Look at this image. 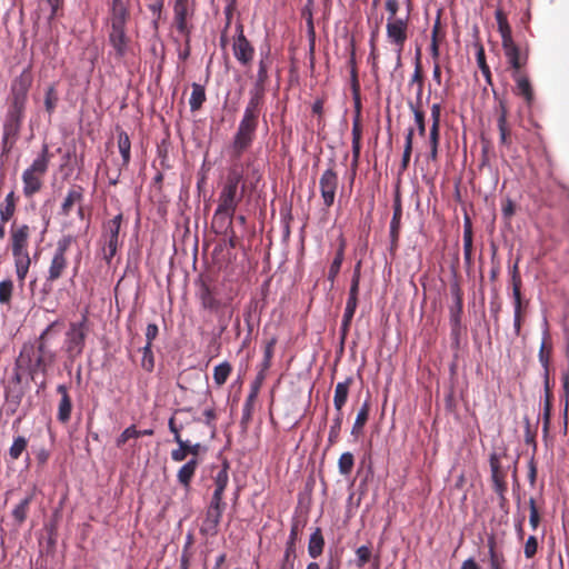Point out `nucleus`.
Instances as JSON below:
<instances>
[{
  "mask_svg": "<svg viewBox=\"0 0 569 569\" xmlns=\"http://www.w3.org/2000/svg\"><path fill=\"white\" fill-rule=\"evenodd\" d=\"M342 421H343L342 412L336 411V416L332 419V423H331L330 430H329L328 440L330 443H333L338 440L340 430H341V426H342Z\"/></svg>",
  "mask_w": 569,
  "mask_h": 569,
  "instance_id": "8fccbe9b",
  "label": "nucleus"
},
{
  "mask_svg": "<svg viewBox=\"0 0 569 569\" xmlns=\"http://www.w3.org/2000/svg\"><path fill=\"white\" fill-rule=\"evenodd\" d=\"M343 258H345V243L341 242L339 249L337 250L336 257L330 264L329 272H328V280L331 282V286H333L336 277L340 272V268L343 262Z\"/></svg>",
  "mask_w": 569,
  "mask_h": 569,
  "instance_id": "f704fd0d",
  "label": "nucleus"
},
{
  "mask_svg": "<svg viewBox=\"0 0 569 569\" xmlns=\"http://www.w3.org/2000/svg\"><path fill=\"white\" fill-rule=\"evenodd\" d=\"M73 242L74 237L71 234H66L58 240L48 267L44 286H51L64 274L68 268L67 252Z\"/></svg>",
  "mask_w": 569,
  "mask_h": 569,
  "instance_id": "39448f33",
  "label": "nucleus"
},
{
  "mask_svg": "<svg viewBox=\"0 0 569 569\" xmlns=\"http://www.w3.org/2000/svg\"><path fill=\"white\" fill-rule=\"evenodd\" d=\"M356 556H357L356 565H357V567L361 568L369 561V559L371 557V550L368 546H360L356 550Z\"/></svg>",
  "mask_w": 569,
  "mask_h": 569,
  "instance_id": "0e129e2a",
  "label": "nucleus"
},
{
  "mask_svg": "<svg viewBox=\"0 0 569 569\" xmlns=\"http://www.w3.org/2000/svg\"><path fill=\"white\" fill-rule=\"evenodd\" d=\"M413 133H415L413 129L409 128L408 132L406 134V138H405V149H403L402 159H401V166L403 169H406L408 167L409 161H410V157H411V152H412Z\"/></svg>",
  "mask_w": 569,
  "mask_h": 569,
  "instance_id": "09e8293b",
  "label": "nucleus"
},
{
  "mask_svg": "<svg viewBox=\"0 0 569 569\" xmlns=\"http://www.w3.org/2000/svg\"><path fill=\"white\" fill-rule=\"evenodd\" d=\"M355 465L353 455L349 451L343 452L338 460V469L340 475L348 476L352 471Z\"/></svg>",
  "mask_w": 569,
  "mask_h": 569,
  "instance_id": "de8ad7c7",
  "label": "nucleus"
},
{
  "mask_svg": "<svg viewBox=\"0 0 569 569\" xmlns=\"http://www.w3.org/2000/svg\"><path fill=\"white\" fill-rule=\"evenodd\" d=\"M118 149L122 158V166L127 167L130 162L131 143L129 136L124 131L118 133Z\"/></svg>",
  "mask_w": 569,
  "mask_h": 569,
  "instance_id": "72a5a7b5",
  "label": "nucleus"
},
{
  "mask_svg": "<svg viewBox=\"0 0 569 569\" xmlns=\"http://www.w3.org/2000/svg\"><path fill=\"white\" fill-rule=\"evenodd\" d=\"M298 536V527L293 525L288 541L286 543V550L283 557L286 558H296V540Z\"/></svg>",
  "mask_w": 569,
  "mask_h": 569,
  "instance_id": "5fc2aeb1",
  "label": "nucleus"
},
{
  "mask_svg": "<svg viewBox=\"0 0 569 569\" xmlns=\"http://www.w3.org/2000/svg\"><path fill=\"white\" fill-rule=\"evenodd\" d=\"M413 83H418V84H420V87H423V77H422V69H421V63H420V50L419 49L417 50V53H416L415 71L410 79V84H413Z\"/></svg>",
  "mask_w": 569,
  "mask_h": 569,
  "instance_id": "e2e57ef3",
  "label": "nucleus"
},
{
  "mask_svg": "<svg viewBox=\"0 0 569 569\" xmlns=\"http://www.w3.org/2000/svg\"><path fill=\"white\" fill-rule=\"evenodd\" d=\"M231 371H232V366L228 361H223V362L217 365L213 368V381H214L216 386L217 387L223 386L227 382Z\"/></svg>",
  "mask_w": 569,
  "mask_h": 569,
  "instance_id": "2f4dec72",
  "label": "nucleus"
},
{
  "mask_svg": "<svg viewBox=\"0 0 569 569\" xmlns=\"http://www.w3.org/2000/svg\"><path fill=\"white\" fill-rule=\"evenodd\" d=\"M49 161V147L43 144L41 152L22 173L23 194L26 197H32L42 188V179L48 171Z\"/></svg>",
  "mask_w": 569,
  "mask_h": 569,
  "instance_id": "20e7f679",
  "label": "nucleus"
},
{
  "mask_svg": "<svg viewBox=\"0 0 569 569\" xmlns=\"http://www.w3.org/2000/svg\"><path fill=\"white\" fill-rule=\"evenodd\" d=\"M325 547V539L320 528H316L315 531L310 535L308 542V553L311 558H318Z\"/></svg>",
  "mask_w": 569,
  "mask_h": 569,
  "instance_id": "bb28decb",
  "label": "nucleus"
},
{
  "mask_svg": "<svg viewBox=\"0 0 569 569\" xmlns=\"http://www.w3.org/2000/svg\"><path fill=\"white\" fill-rule=\"evenodd\" d=\"M496 20L501 36L502 44L513 41L510 26L501 10L496 11Z\"/></svg>",
  "mask_w": 569,
  "mask_h": 569,
  "instance_id": "c9c22d12",
  "label": "nucleus"
},
{
  "mask_svg": "<svg viewBox=\"0 0 569 569\" xmlns=\"http://www.w3.org/2000/svg\"><path fill=\"white\" fill-rule=\"evenodd\" d=\"M199 461L197 458H192L187 461L181 468L178 470L177 479L180 485H182L186 489H189L190 482L196 473Z\"/></svg>",
  "mask_w": 569,
  "mask_h": 569,
  "instance_id": "a878e982",
  "label": "nucleus"
},
{
  "mask_svg": "<svg viewBox=\"0 0 569 569\" xmlns=\"http://www.w3.org/2000/svg\"><path fill=\"white\" fill-rule=\"evenodd\" d=\"M352 141H361L362 138V127L360 122V111L358 110L353 120H352Z\"/></svg>",
  "mask_w": 569,
  "mask_h": 569,
  "instance_id": "774afa93",
  "label": "nucleus"
},
{
  "mask_svg": "<svg viewBox=\"0 0 569 569\" xmlns=\"http://www.w3.org/2000/svg\"><path fill=\"white\" fill-rule=\"evenodd\" d=\"M276 345V339L272 338L264 347V357H263V361H262V368H261V371L263 375H264V370L269 369L270 365H271V359H272V356H273V347Z\"/></svg>",
  "mask_w": 569,
  "mask_h": 569,
  "instance_id": "680f3d73",
  "label": "nucleus"
},
{
  "mask_svg": "<svg viewBox=\"0 0 569 569\" xmlns=\"http://www.w3.org/2000/svg\"><path fill=\"white\" fill-rule=\"evenodd\" d=\"M57 392L61 396V399H60L59 406H58L57 419L61 423H67V422H69V420L71 418V411H72L71 398L68 393V388L66 385H59L57 387Z\"/></svg>",
  "mask_w": 569,
  "mask_h": 569,
  "instance_id": "4be33fe9",
  "label": "nucleus"
},
{
  "mask_svg": "<svg viewBox=\"0 0 569 569\" xmlns=\"http://www.w3.org/2000/svg\"><path fill=\"white\" fill-rule=\"evenodd\" d=\"M545 326H547V321L545 320ZM549 339V331L548 327L543 330V339L539 349V361L541 366L543 367L546 371V377L548 376V367H549V359H550V349H547L546 341Z\"/></svg>",
  "mask_w": 569,
  "mask_h": 569,
  "instance_id": "a19ab883",
  "label": "nucleus"
},
{
  "mask_svg": "<svg viewBox=\"0 0 569 569\" xmlns=\"http://www.w3.org/2000/svg\"><path fill=\"white\" fill-rule=\"evenodd\" d=\"M12 257L17 280L22 287L32 263L29 250L12 251Z\"/></svg>",
  "mask_w": 569,
  "mask_h": 569,
  "instance_id": "dca6fc26",
  "label": "nucleus"
},
{
  "mask_svg": "<svg viewBox=\"0 0 569 569\" xmlns=\"http://www.w3.org/2000/svg\"><path fill=\"white\" fill-rule=\"evenodd\" d=\"M14 284L9 278L0 281V305L10 306Z\"/></svg>",
  "mask_w": 569,
  "mask_h": 569,
  "instance_id": "58836bf2",
  "label": "nucleus"
},
{
  "mask_svg": "<svg viewBox=\"0 0 569 569\" xmlns=\"http://www.w3.org/2000/svg\"><path fill=\"white\" fill-rule=\"evenodd\" d=\"M139 438L138 429L132 425L126 428L121 435L117 438L116 445L118 448L122 447L130 439Z\"/></svg>",
  "mask_w": 569,
  "mask_h": 569,
  "instance_id": "6e6d98bb",
  "label": "nucleus"
},
{
  "mask_svg": "<svg viewBox=\"0 0 569 569\" xmlns=\"http://www.w3.org/2000/svg\"><path fill=\"white\" fill-rule=\"evenodd\" d=\"M122 222V214L119 213L111 220L104 223L102 231L103 240V259L107 263H110L112 258L116 256L119 246V231Z\"/></svg>",
  "mask_w": 569,
  "mask_h": 569,
  "instance_id": "0eeeda50",
  "label": "nucleus"
},
{
  "mask_svg": "<svg viewBox=\"0 0 569 569\" xmlns=\"http://www.w3.org/2000/svg\"><path fill=\"white\" fill-rule=\"evenodd\" d=\"M89 330L87 315H82L79 321H71L69 323L64 332L62 350L70 363L82 355Z\"/></svg>",
  "mask_w": 569,
  "mask_h": 569,
  "instance_id": "7ed1b4c3",
  "label": "nucleus"
},
{
  "mask_svg": "<svg viewBox=\"0 0 569 569\" xmlns=\"http://www.w3.org/2000/svg\"><path fill=\"white\" fill-rule=\"evenodd\" d=\"M337 188L338 174L331 166L323 171L319 180V189L326 208H330L333 204Z\"/></svg>",
  "mask_w": 569,
  "mask_h": 569,
  "instance_id": "9b49d317",
  "label": "nucleus"
},
{
  "mask_svg": "<svg viewBox=\"0 0 569 569\" xmlns=\"http://www.w3.org/2000/svg\"><path fill=\"white\" fill-rule=\"evenodd\" d=\"M352 383V378L348 377L346 380L340 381L336 385L335 395H333V406L336 411L342 412V408L346 405L349 396L350 385Z\"/></svg>",
  "mask_w": 569,
  "mask_h": 569,
  "instance_id": "b1692460",
  "label": "nucleus"
},
{
  "mask_svg": "<svg viewBox=\"0 0 569 569\" xmlns=\"http://www.w3.org/2000/svg\"><path fill=\"white\" fill-rule=\"evenodd\" d=\"M186 409H180L174 412V415L168 421V428L170 432L173 435L174 442H177V435H180L181 430L186 427L187 421L180 419V415L186 412Z\"/></svg>",
  "mask_w": 569,
  "mask_h": 569,
  "instance_id": "ea45409f",
  "label": "nucleus"
},
{
  "mask_svg": "<svg viewBox=\"0 0 569 569\" xmlns=\"http://www.w3.org/2000/svg\"><path fill=\"white\" fill-rule=\"evenodd\" d=\"M141 367L149 372L152 371L154 367V358L151 351V346H144L142 348Z\"/></svg>",
  "mask_w": 569,
  "mask_h": 569,
  "instance_id": "13d9d810",
  "label": "nucleus"
},
{
  "mask_svg": "<svg viewBox=\"0 0 569 569\" xmlns=\"http://www.w3.org/2000/svg\"><path fill=\"white\" fill-rule=\"evenodd\" d=\"M49 366L51 365L37 353L32 345H24L17 359V367L24 368L31 379H34V375L40 371L46 372Z\"/></svg>",
  "mask_w": 569,
  "mask_h": 569,
  "instance_id": "6e6552de",
  "label": "nucleus"
},
{
  "mask_svg": "<svg viewBox=\"0 0 569 569\" xmlns=\"http://www.w3.org/2000/svg\"><path fill=\"white\" fill-rule=\"evenodd\" d=\"M472 250V230L469 219H466L463 229V253L466 259H470Z\"/></svg>",
  "mask_w": 569,
  "mask_h": 569,
  "instance_id": "603ef678",
  "label": "nucleus"
},
{
  "mask_svg": "<svg viewBox=\"0 0 569 569\" xmlns=\"http://www.w3.org/2000/svg\"><path fill=\"white\" fill-rule=\"evenodd\" d=\"M59 97L54 86H49L44 94V108L49 117H51L57 108Z\"/></svg>",
  "mask_w": 569,
  "mask_h": 569,
  "instance_id": "37998d69",
  "label": "nucleus"
},
{
  "mask_svg": "<svg viewBox=\"0 0 569 569\" xmlns=\"http://www.w3.org/2000/svg\"><path fill=\"white\" fill-rule=\"evenodd\" d=\"M30 233L31 228L28 224L13 223L10 229L11 251L28 250Z\"/></svg>",
  "mask_w": 569,
  "mask_h": 569,
  "instance_id": "2eb2a0df",
  "label": "nucleus"
},
{
  "mask_svg": "<svg viewBox=\"0 0 569 569\" xmlns=\"http://www.w3.org/2000/svg\"><path fill=\"white\" fill-rule=\"evenodd\" d=\"M240 169L238 164L229 168L226 180L218 197V207L214 211L212 224L220 232L231 229L234 212L248 192H254L262 179V170L258 161L248 158Z\"/></svg>",
  "mask_w": 569,
  "mask_h": 569,
  "instance_id": "f257e3e1",
  "label": "nucleus"
},
{
  "mask_svg": "<svg viewBox=\"0 0 569 569\" xmlns=\"http://www.w3.org/2000/svg\"><path fill=\"white\" fill-rule=\"evenodd\" d=\"M201 303L204 309L212 311L218 310L220 307V302L213 297L208 287H204L201 291Z\"/></svg>",
  "mask_w": 569,
  "mask_h": 569,
  "instance_id": "864d4df0",
  "label": "nucleus"
},
{
  "mask_svg": "<svg viewBox=\"0 0 569 569\" xmlns=\"http://www.w3.org/2000/svg\"><path fill=\"white\" fill-rule=\"evenodd\" d=\"M498 129L500 133V143L509 144L507 129V111L505 108H502L501 114L498 118Z\"/></svg>",
  "mask_w": 569,
  "mask_h": 569,
  "instance_id": "4d7b16f0",
  "label": "nucleus"
},
{
  "mask_svg": "<svg viewBox=\"0 0 569 569\" xmlns=\"http://www.w3.org/2000/svg\"><path fill=\"white\" fill-rule=\"evenodd\" d=\"M264 380V375L262 372H259L254 379V381L251 383L250 392L246 399V402L242 407V417H241V423H248V421L251 419L253 403L258 397L260 387L262 385V381Z\"/></svg>",
  "mask_w": 569,
  "mask_h": 569,
  "instance_id": "a211bd4d",
  "label": "nucleus"
},
{
  "mask_svg": "<svg viewBox=\"0 0 569 569\" xmlns=\"http://www.w3.org/2000/svg\"><path fill=\"white\" fill-rule=\"evenodd\" d=\"M177 445H184V448L187 449V453L188 455H192L193 458H197V456L199 455L200 450H201V445L199 442L197 443H192L190 442L189 440H183L181 438V435H177Z\"/></svg>",
  "mask_w": 569,
  "mask_h": 569,
  "instance_id": "69168bd1",
  "label": "nucleus"
},
{
  "mask_svg": "<svg viewBox=\"0 0 569 569\" xmlns=\"http://www.w3.org/2000/svg\"><path fill=\"white\" fill-rule=\"evenodd\" d=\"M129 11L123 0H112L110 6L111 29H126Z\"/></svg>",
  "mask_w": 569,
  "mask_h": 569,
  "instance_id": "f3484780",
  "label": "nucleus"
},
{
  "mask_svg": "<svg viewBox=\"0 0 569 569\" xmlns=\"http://www.w3.org/2000/svg\"><path fill=\"white\" fill-rule=\"evenodd\" d=\"M229 465L224 462L222 468L217 472L213 478L214 490L213 493H218L223 497V492L229 483V475H228Z\"/></svg>",
  "mask_w": 569,
  "mask_h": 569,
  "instance_id": "7c9ffc66",
  "label": "nucleus"
},
{
  "mask_svg": "<svg viewBox=\"0 0 569 569\" xmlns=\"http://www.w3.org/2000/svg\"><path fill=\"white\" fill-rule=\"evenodd\" d=\"M24 396V389L22 386L9 385L6 387V399L13 407H18Z\"/></svg>",
  "mask_w": 569,
  "mask_h": 569,
  "instance_id": "e433bc0d",
  "label": "nucleus"
},
{
  "mask_svg": "<svg viewBox=\"0 0 569 569\" xmlns=\"http://www.w3.org/2000/svg\"><path fill=\"white\" fill-rule=\"evenodd\" d=\"M410 110L413 113L415 123L417 126L418 134L420 137L426 136V120L425 112L419 106H415L412 102L409 103Z\"/></svg>",
  "mask_w": 569,
  "mask_h": 569,
  "instance_id": "a18cd8bd",
  "label": "nucleus"
},
{
  "mask_svg": "<svg viewBox=\"0 0 569 569\" xmlns=\"http://www.w3.org/2000/svg\"><path fill=\"white\" fill-rule=\"evenodd\" d=\"M369 410H370L369 402L365 401L357 413V417H356V420H355V423H353V427L351 430V435L353 437L358 438L362 433V429H363V427L368 420V417H369Z\"/></svg>",
  "mask_w": 569,
  "mask_h": 569,
  "instance_id": "c756f323",
  "label": "nucleus"
},
{
  "mask_svg": "<svg viewBox=\"0 0 569 569\" xmlns=\"http://www.w3.org/2000/svg\"><path fill=\"white\" fill-rule=\"evenodd\" d=\"M359 283H360V262L356 266V269H355V272H353V276L351 279V286H350L348 299L358 300Z\"/></svg>",
  "mask_w": 569,
  "mask_h": 569,
  "instance_id": "bf43d9fd",
  "label": "nucleus"
},
{
  "mask_svg": "<svg viewBox=\"0 0 569 569\" xmlns=\"http://www.w3.org/2000/svg\"><path fill=\"white\" fill-rule=\"evenodd\" d=\"M206 101L204 88L199 83H192V91L189 98V106L191 111L199 110Z\"/></svg>",
  "mask_w": 569,
  "mask_h": 569,
  "instance_id": "473e14b6",
  "label": "nucleus"
},
{
  "mask_svg": "<svg viewBox=\"0 0 569 569\" xmlns=\"http://www.w3.org/2000/svg\"><path fill=\"white\" fill-rule=\"evenodd\" d=\"M57 323L58 321H53L41 332L38 339V347L36 348L37 353L41 355V357L50 365H52L56 360V352L47 347L46 337L57 326Z\"/></svg>",
  "mask_w": 569,
  "mask_h": 569,
  "instance_id": "393cba45",
  "label": "nucleus"
},
{
  "mask_svg": "<svg viewBox=\"0 0 569 569\" xmlns=\"http://www.w3.org/2000/svg\"><path fill=\"white\" fill-rule=\"evenodd\" d=\"M513 79L516 81V91L519 96H522L527 102H531L533 98V92L529 79L521 74L520 72L513 73Z\"/></svg>",
  "mask_w": 569,
  "mask_h": 569,
  "instance_id": "c85d7f7f",
  "label": "nucleus"
},
{
  "mask_svg": "<svg viewBox=\"0 0 569 569\" xmlns=\"http://www.w3.org/2000/svg\"><path fill=\"white\" fill-rule=\"evenodd\" d=\"M271 49L270 47L260 49V59L258 62L257 79L253 87L263 88L269 78L268 71L271 66Z\"/></svg>",
  "mask_w": 569,
  "mask_h": 569,
  "instance_id": "aec40b11",
  "label": "nucleus"
},
{
  "mask_svg": "<svg viewBox=\"0 0 569 569\" xmlns=\"http://www.w3.org/2000/svg\"><path fill=\"white\" fill-rule=\"evenodd\" d=\"M16 211L14 192L10 191L4 199V204L0 209V219L2 222L9 221Z\"/></svg>",
  "mask_w": 569,
  "mask_h": 569,
  "instance_id": "4c0bfd02",
  "label": "nucleus"
},
{
  "mask_svg": "<svg viewBox=\"0 0 569 569\" xmlns=\"http://www.w3.org/2000/svg\"><path fill=\"white\" fill-rule=\"evenodd\" d=\"M189 14V0H176L173 6V19L177 30L183 34H190L187 18Z\"/></svg>",
  "mask_w": 569,
  "mask_h": 569,
  "instance_id": "6ab92c4d",
  "label": "nucleus"
},
{
  "mask_svg": "<svg viewBox=\"0 0 569 569\" xmlns=\"http://www.w3.org/2000/svg\"><path fill=\"white\" fill-rule=\"evenodd\" d=\"M223 511L207 508L202 519L200 531L206 536H216Z\"/></svg>",
  "mask_w": 569,
  "mask_h": 569,
  "instance_id": "5701e85b",
  "label": "nucleus"
},
{
  "mask_svg": "<svg viewBox=\"0 0 569 569\" xmlns=\"http://www.w3.org/2000/svg\"><path fill=\"white\" fill-rule=\"evenodd\" d=\"M461 312H462V301L459 296L456 298V306L450 310V322L452 326V331H458L461 321Z\"/></svg>",
  "mask_w": 569,
  "mask_h": 569,
  "instance_id": "3c124183",
  "label": "nucleus"
},
{
  "mask_svg": "<svg viewBox=\"0 0 569 569\" xmlns=\"http://www.w3.org/2000/svg\"><path fill=\"white\" fill-rule=\"evenodd\" d=\"M31 84L32 76L29 69H24L11 82L7 99L8 108L2 124V144L6 150L12 148L19 136Z\"/></svg>",
  "mask_w": 569,
  "mask_h": 569,
  "instance_id": "f03ea898",
  "label": "nucleus"
},
{
  "mask_svg": "<svg viewBox=\"0 0 569 569\" xmlns=\"http://www.w3.org/2000/svg\"><path fill=\"white\" fill-rule=\"evenodd\" d=\"M502 48L511 68L519 72L527 62V53L521 52L515 41L502 44Z\"/></svg>",
  "mask_w": 569,
  "mask_h": 569,
  "instance_id": "412c9836",
  "label": "nucleus"
},
{
  "mask_svg": "<svg viewBox=\"0 0 569 569\" xmlns=\"http://www.w3.org/2000/svg\"><path fill=\"white\" fill-rule=\"evenodd\" d=\"M357 306H358V300H353V299L347 300L343 317L341 320V329L343 332H346L349 329L352 318L355 316Z\"/></svg>",
  "mask_w": 569,
  "mask_h": 569,
  "instance_id": "79ce46f5",
  "label": "nucleus"
},
{
  "mask_svg": "<svg viewBox=\"0 0 569 569\" xmlns=\"http://www.w3.org/2000/svg\"><path fill=\"white\" fill-rule=\"evenodd\" d=\"M108 40L112 47L116 59L121 60L128 54L130 40L126 29H111L108 34Z\"/></svg>",
  "mask_w": 569,
  "mask_h": 569,
  "instance_id": "4468645a",
  "label": "nucleus"
},
{
  "mask_svg": "<svg viewBox=\"0 0 569 569\" xmlns=\"http://www.w3.org/2000/svg\"><path fill=\"white\" fill-rule=\"evenodd\" d=\"M511 280H512L513 307H515L513 328H515L516 335L518 336L520 333V329H521V291H520L521 279H520V276L518 272L517 264H515L512 268Z\"/></svg>",
  "mask_w": 569,
  "mask_h": 569,
  "instance_id": "ddd939ff",
  "label": "nucleus"
},
{
  "mask_svg": "<svg viewBox=\"0 0 569 569\" xmlns=\"http://www.w3.org/2000/svg\"><path fill=\"white\" fill-rule=\"evenodd\" d=\"M409 17L397 20L388 19L386 30L388 40L397 47L398 58H400L403 46L407 41Z\"/></svg>",
  "mask_w": 569,
  "mask_h": 569,
  "instance_id": "1a4fd4ad",
  "label": "nucleus"
},
{
  "mask_svg": "<svg viewBox=\"0 0 569 569\" xmlns=\"http://www.w3.org/2000/svg\"><path fill=\"white\" fill-rule=\"evenodd\" d=\"M148 9L151 11L153 16L152 26L153 29H158V20L161 18L162 9H163V0H153L148 4Z\"/></svg>",
  "mask_w": 569,
  "mask_h": 569,
  "instance_id": "052dcab7",
  "label": "nucleus"
},
{
  "mask_svg": "<svg viewBox=\"0 0 569 569\" xmlns=\"http://www.w3.org/2000/svg\"><path fill=\"white\" fill-rule=\"evenodd\" d=\"M32 500L31 496L26 497L20 501L18 506L12 510V517L18 523H22L28 515L29 505Z\"/></svg>",
  "mask_w": 569,
  "mask_h": 569,
  "instance_id": "49530a36",
  "label": "nucleus"
},
{
  "mask_svg": "<svg viewBox=\"0 0 569 569\" xmlns=\"http://www.w3.org/2000/svg\"><path fill=\"white\" fill-rule=\"evenodd\" d=\"M28 440L23 436H18L13 439L12 445L9 448V456L12 460H18L23 451H26Z\"/></svg>",
  "mask_w": 569,
  "mask_h": 569,
  "instance_id": "c03bdc74",
  "label": "nucleus"
},
{
  "mask_svg": "<svg viewBox=\"0 0 569 569\" xmlns=\"http://www.w3.org/2000/svg\"><path fill=\"white\" fill-rule=\"evenodd\" d=\"M257 129L258 124L240 120L230 144V151L234 159H240L243 152L252 146Z\"/></svg>",
  "mask_w": 569,
  "mask_h": 569,
  "instance_id": "423d86ee",
  "label": "nucleus"
},
{
  "mask_svg": "<svg viewBox=\"0 0 569 569\" xmlns=\"http://www.w3.org/2000/svg\"><path fill=\"white\" fill-rule=\"evenodd\" d=\"M264 89L259 87H253L249 91V100L244 108L243 116L241 120L259 123V116L261 111V106L263 102Z\"/></svg>",
  "mask_w": 569,
  "mask_h": 569,
  "instance_id": "f8f14e48",
  "label": "nucleus"
},
{
  "mask_svg": "<svg viewBox=\"0 0 569 569\" xmlns=\"http://www.w3.org/2000/svg\"><path fill=\"white\" fill-rule=\"evenodd\" d=\"M236 30L237 36L232 44L233 56L240 64L248 66L253 59L254 48L246 38L241 24L237 26Z\"/></svg>",
  "mask_w": 569,
  "mask_h": 569,
  "instance_id": "9d476101",
  "label": "nucleus"
},
{
  "mask_svg": "<svg viewBox=\"0 0 569 569\" xmlns=\"http://www.w3.org/2000/svg\"><path fill=\"white\" fill-rule=\"evenodd\" d=\"M82 198H83V190H82V188L80 186L72 187L68 191V193H67V196H66V198H64V200H63V202L61 204V213L64 214V216H68L70 213L72 207L77 202H80L82 200Z\"/></svg>",
  "mask_w": 569,
  "mask_h": 569,
  "instance_id": "cd10ccee",
  "label": "nucleus"
},
{
  "mask_svg": "<svg viewBox=\"0 0 569 569\" xmlns=\"http://www.w3.org/2000/svg\"><path fill=\"white\" fill-rule=\"evenodd\" d=\"M538 549V540L535 536H529L525 543L523 553L527 559L532 558Z\"/></svg>",
  "mask_w": 569,
  "mask_h": 569,
  "instance_id": "338daca9",
  "label": "nucleus"
}]
</instances>
